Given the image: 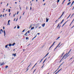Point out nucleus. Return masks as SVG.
<instances>
[{"label":"nucleus","instance_id":"1","mask_svg":"<svg viewBox=\"0 0 74 74\" xmlns=\"http://www.w3.org/2000/svg\"><path fill=\"white\" fill-rule=\"evenodd\" d=\"M70 53V52H69L68 53H66V54L63 57L62 59L61 60H62V59H63V58H64V57H65V56H67V55H69V53Z\"/></svg>","mask_w":74,"mask_h":74},{"label":"nucleus","instance_id":"2","mask_svg":"<svg viewBox=\"0 0 74 74\" xmlns=\"http://www.w3.org/2000/svg\"><path fill=\"white\" fill-rule=\"evenodd\" d=\"M64 63V62H63L62 64H61L59 66L58 68V69H59V68H60V66H62L63 64V63Z\"/></svg>","mask_w":74,"mask_h":74},{"label":"nucleus","instance_id":"3","mask_svg":"<svg viewBox=\"0 0 74 74\" xmlns=\"http://www.w3.org/2000/svg\"><path fill=\"white\" fill-rule=\"evenodd\" d=\"M10 20H9L8 21V25H10Z\"/></svg>","mask_w":74,"mask_h":74},{"label":"nucleus","instance_id":"4","mask_svg":"<svg viewBox=\"0 0 74 74\" xmlns=\"http://www.w3.org/2000/svg\"><path fill=\"white\" fill-rule=\"evenodd\" d=\"M68 21H69V20H68L67 21H66L65 23L62 26V27H63V26L65 25V23H66V22H68Z\"/></svg>","mask_w":74,"mask_h":74},{"label":"nucleus","instance_id":"5","mask_svg":"<svg viewBox=\"0 0 74 74\" xmlns=\"http://www.w3.org/2000/svg\"><path fill=\"white\" fill-rule=\"evenodd\" d=\"M3 29H1L0 31V33L1 34V32L3 33Z\"/></svg>","mask_w":74,"mask_h":74},{"label":"nucleus","instance_id":"6","mask_svg":"<svg viewBox=\"0 0 74 74\" xmlns=\"http://www.w3.org/2000/svg\"><path fill=\"white\" fill-rule=\"evenodd\" d=\"M3 33L4 34V36H5V30H3Z\"/></svg>","mask_w":74,"mask_h":74},{"label":"nucleus","instance_id":"7","mask_svg":"<svg viewBox=\"0 0 74 74\" xmlns=\"http://www.w3.org/2000/svg\"><path fill=\"white\" fill-rule=\"evenodd\" d=\"M45 23H44L43 24H42V27H44L45 26Z\"/></svg>","mask_w":74,"mask_h":74},{"label":"nucleus","instance_id":"8","mask_svg":"<svg viewBox=\"0 0 74 74\" xmlns=\"http://www.w3.org/2000/svg\"><path fill=\"white\" fill-rule=\"evenodd\" d=\"M8 45H9V47H11V46H12V44H8Z\"/></svg>","mask_w":74,"mask_h":74},{"label":"nucleus","instance_id":"9","mask_svg":"<svg viewBox=\"0 0 74 74\" xmlns=\"http://www.w3.org/2000/svg\"><path fill=\"white\" fill-rule=\"evenodd\" d=\"M48 20H49V18L48 19V18H47L46 22H48Z\"/></svg>","mask_w":74,"mask_h":74},{"label":"nucleus","instance_id":"10","mask_svg":"<svg viewBox=\"0 0 74 74\" xmlns=\"http://www.w3.org/2000/svg\"><path fill=\"white\" fill-rule=\"evenodd\" d=\"M3 64H4V63L3 62L1 64L0 66H3Z\"/></svg>","mask_w":74,"mask_h":74},{"label":"nucleus","instance_id":"11","mask_svg":"<svg viewBox=\"0 0 74 74\" xmlns=\"http://www.w3.org/2000/svg\"><path fill=\"white\" fill-rule=\"evenodd\" d=\"M34 29V27H32L31 29V30H33V29Z\"/></svg>","mask_w":74,"mask_h":74},{"label":"nucleus","instance_id":"12","mask_svg":"<svg viewBox=\"0 0 74 74\" xmlns=\"http://www.w3.org/2000/svg\"><path fill=\"white\" fill-rule=\"evenodd\" d=\"M27 32H26L25 34L24 35V36H27Z\"/></svg>","mask_w":74,"mask_h":74},{"label":"nucleus","instance_id":"13","mask_svg":"<svg viewBox=\"0 0 74 74\" xmlns=\"http://www.w3.org/2000/svg\"><path fill=\"white\" fill-rule=\"evenodd\" d=\"M71 3V2H70L69 3L67 4V5H69Z\"/></svg>","mask_w":74,"mask_h":74},{"label":"nucleus","instance_id":"14","mask_svg":"<svg viewBox=\"0 0 74 74\" xmlns=\"http://www.w3.org/2000/svg\"><path fill=\"white\" fill-rule=\"evenodd\" d=\"M13 56H16V54H13Z\"/></svg>","mask_w":74,"mask_h":74},{"label":"nucleus","instance_id":"15","mask_svg":"<svg viewBox=\"0 0 74 74\" xmlns=\"http://www.w3.org/2000/svg\"><path fill=\"white\" fill-rule=\"evenodd\" d=\"M8 45H6L5 46V48H7V47H8Z\"/></svg>","mask_w":74,"mask_h":74},{"label":"nucleus","instance_id":"16","mask_svg":"<svg viewBox=\"0 0 74 74\" xmlns=\"http://www.w3.org/2000/svg\"><path fill=\"white\" fill-rule=\"evenodd\" d=\"M58 68L57 69L54 73H56V71H58Z\"/></svg>","mask_w":74,"mask_h":74},{"label":"nucleus","instance_id":"17","mask_svg":"<svg viewBox=\"0 0 74 74\" xmlns=\"http://www.w3.org/2000/svg\"><path fill=\"white\" fill-rule=\"evenodd\" d=\"M60 43L61 42H60L59 43V44H58V45L57 46V47H58L60 45Z\"/></svg>","mask_w":74,"mask_h":74},{"label":"nucleus","instance_id":"18","mask_svg":"<svg viewBox=\"0 0 74 74\" xmlns=\"http://www.w3.org/2000/svg\"><path fill=\"white\" fill-rule=\"evenodd\" d=\"M15 44V43H14L13 44H12V46H14Z\"/></svg>","mask_w":74,"mask_h":74},{"label":"nucleus","instance_id":"19","mask_svg":"<svg viewBox=\"0 0 74 74\" xmlns=\"http://www.w3.org/2000/svg\"><path fill=\"white\" fill-rule=\"evenodd\" d=\"M60 37H59L58 38L56 39V40H58V39H59V38H60Z\"/></svg>","mask_w":74,"mask_h":74},{"label":"nucleus","instance_id":"20","mask_svg":"<svg viewBox=\"0 0 74 74\" xmlns=\"http://www.w3.org/2000/svg\"><path fill=\"white\" fill-rule=\"evenodd\" d=\"M8 67V66L6 65L5 67V68H6V69H7V68Z\"/></svg>","mask_w":74,"mask_h":74},{"label":"nucleus","instance_id":"21","mask_svg":"<svg viewBox=\"0 0 74 74\" xmlns=\"http://www.w3.org/2000/svg\"><path fill=\"white\" fill-rule=\"evenodd\" d=\"M28 39H29V38L26 37V40H28Z\"/></svg>","mask_w":74,"mask_h":74},{"label":"nucleus","instance_id":"22","mask_svg":"<svg viewBox=\"0 0 74 74\" xmlns=\"http://www.w3.org/2000/svg\"><path fill=\"white\" fill-rule=\"evenodd\" d=\"M19 27H19V25H18V27H17V29H19Z\"/></svg>","mask_w":74,"mask_h":74},{"label":"nucleus","instance_id":"23","mask_svg":"<svg viewBox=\"0 0 74 74\" xmlns=\"http://www.w3.org/2000/svg\"><path fill=\"white\" fill-rule=\"evenodd\" d=\"M70 15H71V14H70L69 16L67 18V19H68V18H69L70 17Z\"/></svg>","mask_w":74,"mask_h":74},{"label":"nucleus","instance_id":"24","mask_svg":"<svg viewBox=\"0 0 74 74\" xmlns=\"http://www.w3.org/2000/svg\"><path fill=\"white\" fill-rule=\"evenodd\" d=\"M62 44H63L62 43V44H61V45H60L59 47H59H60V46H61V45H62Z\"/></svg>","mask_w":74,"mask_h":74},{"label":"nucleus","instance_id":"25","mask_svg":"<svg viewBox=\"0 0 74 74\" xmlns=\"http://www.w3.org/2000/svg\"><path fill=\"white\" fill-rule=\"evenodd\" d=\"M49 54V53H48L45 56L46 57L48 56V55Z\"/></svg>","mask_w":74,"mask_h":74},{"label":"nucleus","instance_id":"26","mask_svg":"<svg viewBox=\"0 0 74 74\" xmlns=\"http://www.w3.org/2000/svg\"><path fill=\"white\" fill-rule=\"evenodd\" d=\"M59 1H60V0H57V2L59 3Z\"/></svg>","mask_w":74,"mask_h":74},{"label":"nucleus","instance_id":"27","mask_svg":"<svg viewBox=\"0 0 74 74\" xmlns=\"http://www.w3.org/2000/svg\"><path fill=\"white\" fill-rule=\"evenodd\" d=\"M43 60V59H42L40 61V62L39 63H41V61H42V60Z\"/></svg>","mask_w":74,"mask_h":74},{"label":"nucleus","instance_id":"28","mask_svg":"<svg viewBox=\"0 0 74 74\" xmlns=\"http://www.w3.org/2000/svg\"><path fill=\"white\" fill-rule=\"evenodd\" d=\"M25 29H24L23 31L22 32H25Z\"/></svg>","mask_w":74,"mask_h":74},{"label":"nucleus","instance_id":"29","mask_svg":"<svg viewBox=\"0 0 74 74\" xmlns=\"http://www.w3.org/2000/svg\"><path fill=\"white\" fill-rule=\"evenodd\" d=\"M60 25V24H58V25L57 26V27H59V25Z\"/></svg>","mask_w":74,"mask_h":74},{"label":"nucleus","instance_id":"30","mask_svg":"<svg viewBox=\"0 0 74 74\" xmlns=\"http://www.w3.org/2000/svg\"><path fill=\"white\" fill-rule=\"evenodd\" d=\"M37 64V63H36V64L34 65V67H35V66H36V64Z\"/></svg>","mask_w":74,"mask_h":74},{"label":"nucleus","instance_id":"31","mask_svg":"<svg viewBox=\"0 0 74 74\" xmlns=\"http://www.w3.org/2000/svg\"><path fill=\"white\" fill-rule=\"evenodd\" d=\"M10 11H11V10H10V9H9V12H10Z\"/></svg>","mask_w":74,"mask_h":74},{"label":"nucleus","instance_id":"32","mask_svg":"<svg viewBox=\"0 0 74 74\" xmlns=\"http://www.w3.org/2000/svg\"><path fill=\"white\" fill-rule=\"evenodd\" d=\"M27 70L26 71H27L28 70H29V68H27Z\"/></svg>","mask_w":74,"mask_h":74},{"label":"nucleus","instance_id":"33","mask_svg":"<svg viewBox=\"0 0 74 74\" xmlns=\"http://www.w3.org/2000/svg\"><path fill=\"white\" fill-rule=\"evenodd\" d=\"M73 58V57L72 58H71L70 60H71V59H72Z\"/></svg>","mask_w":74,"mask_h":74},{"label":"nucleus","instance_id":"34","mask_svg":"<svg viewBox=\"0 0 74 74\" xmlns=\"http://www.w3.org/2000/svg\"><path fill=\"white\" fill-rule=\"evenodd\" d=\"M47 58H46L44 61H45H45H46V60H47Z\"/></svg>","mask_w":74,"mask_h":74},{"label":"nucleus","instance_id":"35","mask_svg":"<svg viewBox=\"0 0 74 74\" xmlns=\"http://www.w3.org/2000/svg\"><path fill=\"white\" fill-rule=\"evenodd\" d=\"M31 27H32V25H31L30 27H29V29H30V28H31Z\"/></svg>","mask_w":74,"mask_h":74},{"label":"nucleus","instance_id":"36","mask_svg":"<svg viewBox=\"0 0 74 74\" xmlns=\"http://www.w3.org/2000/svg\"><path fill=\"white\" fill-rule=\"evenodd\" d=\"M74 21V18L73 20V21H72V22H71V23H73V22Z\"/></svg>","mask_w":74,"mask_h":74},{"label":"nucleus","instance_id":"37","mask_svg":"<svg viewBox=\"0 0 74 74\" xmlns=\"http://www.w3.org/2000/svg\"><path fill=\"white\" fill-rule=\"evenodd\" d=\"M18 13H19V12H18H18H17V15H18Z\"/></svg>","mask_w":74,"mask_h":74},{"label":"nucleus","instance_id":"38","mask_svg":"<svg viewBox=\"0 0 74 74\" xmlns=\"http://www.w3.org/2000/svg\"><path fill=\"white\" fill-rule=\"evenodd\" d=\"M36 69H35V70H34V72H33V73H34V72L35 71H36Z\"/></svg>","mask_w":74,"mask_h":74},{"label":"nucleus","instance_id":"39","mask_svg":"<svg viewBox=\"0 0 74 74\" xmlns=\"http://www.w3.org/2000/svg\"><path fill=\"white\" fill-rule=\"evenodd\" d=\"M28 33H30V31H28Z\"/></svg>","mask_w":74,"mask_h":74},{"label":"nucleus","instance_id":"40","mask_svg":"<svg viewBox=\"0 0 74 74\" xmlns=\"http://www.w3.org/2000/svg\"><path fill=\"white\" fill-rule=\"evenodd\" d=\"M74 15V13L71 16V17H72V16H73V15Z\"/></svg>","mask_w":74,"mask_h":74},{"label":"nucleus","instance_id":"41","mask_svg":"<svg viewBox=\"0 0 74 74\" xmlns=\"http://www.w3.org/2000/svg\"><path fill=\"white\" fill-rule=\"evenodd\" d=\"M30 10H32V7H30Z\"/></svg>","mask_w":74,"mask_h":74},{"label":"nucleus","instance_id":"42","mask_svg":"<svg viewBox=\"0 0 74 74\" xmlns=\"http://www.w3.org/2000/svg\"><path fill=\"white\" fill-rule=\"evenodd\" d=\"M62 69H60V70H59V71H60V70H62Z\"/></svg>","mask_w":74,"mask_h":74},{"label":"nucleus","instance_id":"43","mask_svg":"<svg viewBox=\"0 0 74 74\" xmlns=\"http://www.w3.org/2000/svg\"><path fill=\"white\" fill-rule=\"evenodd\" d=\"M30 65H29L27 67V68H28V67H30Z\"/></svg>","mask_w":74,"mask_h":74},{"label":"nucleus","instance_id":"44","mask_svg":"<svg viewBox=\"0 0 74 74\" xmlns=\"http://www.w3.org/2000/svg\"><path fill=\"white\" fill-rule=\"evenodd\" d=\"M68 57H69V56H68L66 58H65L64 59H66V58H67Z\"/></svg>","mask_w":74,"mask_h":74},{"label":"nucleus","instance_id":"45","mask_svg":"<svg viewBox=\"0 0 74 74\" xmlns=\"http://www.w3.org/2000/svg\"><path fill=\"white\" fill-rule=\"evenodd\" d=\"M63 21H64V19H63V20H62V22H63Z\"/></svg>","mask_w":74,"mask_h":74},{"label":"nucleus","instance_id":"46","mask_svg":"<svg viewBox=\"0 0 74 74\" xmlns=\"http://www.w3.org/2000/svg\"><path fill=\"white\" fill-rule=\"evenodd\" d=\"M53 44L51 46V47H52V46H53Z\"/></svg>","mask_w":74,"mask_h":74},{"label":"nucleus","instance_id":"47","mask_svg":"<svg viewBox=\"0 0 74 74\" xmlns=\"http://www.w3.org/2000/svg\"><path fill=\"white\" fill-rule=\"evenodd\" d=\"M71 50H72V49H71L70 51H69V52H70V51H71Z\"/></svg>","mask_w":74,"mask_h":74},{"label":"nucleus","instance_id":"48","mask_svg":"<svg viewBox=\"0 0 74 74\" xmlns=\"http://www.w3.org/2000/svg\"><path fill=\"white\" fill-rule=\"evenodd\" d=\"M36 37H37V35H36V36H35V37H34V38H36Z\"/></svg>","mask_w":74,"mask_h":74},{"label":"nucleus","instance_id":"49","mask_svg":"<svg viewBox=\"0 0 74 74\" xmlns=\"http://www.w3.org/2000/svg\"><path fill=\"white\" fill-rule=\"evenodd\" d=\"M59 71H58L57 72H56V73H59Z\"/></svg>","mask_w":74,"mask_h":74},{"label":"nucleus","instance_id":"50","mask_svg":"<svg viewBox=\"0 0 74 74\" xmlns=\"http://www.w3.org/2000/svg\"><path fill=\"white\" fill-rule=\"evenodd\" d=\"M35 38H34H34H32V40H33V39Z\"/></svg>","mask_w":74,"mask_h":74},{"label":"nucleus","instance_id":"51","mask_svg":"<svg viewBox=\"0 0 74 74\" xmlns=\"http://www.w3.org/2000/svg\"><path fill=\"white\" fill-rule=\"evenodd\" d=\"M45 57H46V56H45L42 59H44V58H45Z\"/></svg>","mask_w":74,"mask_h":74},{"label":"nucleus","instance_id":"52","mask_svg":"<svg viewBox=\"0 0 74 74\" xmlns=\"http://www.w3.org/2000/svg\"><path fill=\"white\" fill-rule=\"evenodd\" d=\"M5 28V27H3V29H4Z\"/></svg>","mask_w":74,"mask_h":74},{"label":"nucleus","instance_id":"53","mask_svg":"<svg viewBox=\"0 0 74 74\" xmlns=\"http://www.w3.org/2000/svg\"><path fill=\"white\" fill-rule=\"evenodd\" d=\"M51 47H51H51H50V48H49V49H50V48H51Z\"/></svg>","mask_w":74,"mask_h":74},{"label":"nucleus","instance_id":"54","mask_svg":"<svg viewBox=\"0 0 74 74\" xmlns=\"http://www.w3.org/2000/svg\"><path fill=\"white\" fill-rule=\"evenodd\" d=\"M71 23H71V24H70V25H69V26H70L71 25Z\"/></svg>","mask_w":74,"mask_h":74},{"label":"nucleus","instance_id":"55","mask_svg":"<svg viewBox=\"0 0 74 74\" xmlns=\"http://www.w3.org/2000/svg\"><path fill=\"white\" fill-rule=\"evenodd\" d=\"M24 14H25V12H24L23 14V15H24Z\"/></svg>","mask_w":74,"mask_h":74},{"label":"nucleus","instance_id":"56","mask_svg":"<svg viewBox=\"0 0 74 74\" xmlns=\"http://www.w3.org/2000/svg\"><path fill=\"white\" fill-rule=\"evenodd\" d=\"M58 21V20H56V21H55V22H56Z\"/></svg>","mask_w":74,"mask_h":74},{"label":"nucleus","instance_id":"57","mask_svg":"<svg viewBox=\"0 0 74 74\" xmlns=\"http://www.w3.org/2000/svg\"><path fill=\"white\" fill-rule=\"evenodd\" d=\"M19 8H20V10H21V7H20Z\"/></svg>","mask_w":74,"mask_h":74},{"label":"nucleus","instance_id":"58","mask_svg":"<svg viewBox=\"0 0 74 74\" xmlns=\"http://www.w3.org/2000/svg\"><path fill=\"white\" fill-rule=\"evenodd\" d=\"M62 16H63L62 15H61L60 17V18H61Z\"/></svg>","mask_w":74,"mask_h":74},{"label":"nucleus","instance_id":"59","mask_svg":"<svg viewBox=\"0 0 74 74\" xmlns=\"http://www.w3.org/2000/svg\"><path fill=\"white\" fill-rule=\"evenodd\" d=\"M17 20H18V18H17L16 20V21H17Z\"/></svg>","mask_w":74,"mask_h":74},{"label":"nucleus","instance_id":"60","mask_svg":"<svg viewBox=\"0 0 74 74\" xmlns=\"http://www.w3.org/2000/svg\"><path fill=\"white\" fill-rule=\"evenodd\" d=\"M44 62H45V61H44L43 62V64H44Z\"/></svg>","mask_w":74,"mask_h":74},{"label":"nucleus","instance_id":"61","mask_svg":"<svg viewBox=\"0 0 74 74\" xmlns=\"http://www.w3.org/2000/svg\"><path fill=\"white\" fill-rule=\"evenodd\" d=\"M40 34V33H38V35H39V34Z\"/></svg>","mask_w":74,"mask_h":74},{"label":"nucleus","instance_id":"62","mask_svg":"<svg viewBox=\"0 0 74 74\" xmlns=\"http://www.w3.org/2000/svg\"><path fill=\"white\" fill-rule=\"evenodd\" d=\"M15 4H17V2H15Z\"/></svg>","mask_w":74,"mask_h":74},{"label":"nucleus","instance_id":"63","mask_svg":"<svg viewBox=\"0 0 74 74\" xmlns=\"http://www.w3.org/2000/svg\"><path fill=\"white\" fill-rule=\"evenodd\" d=\"M26 8H27L26 10H27V6Z\"/></svg>","mask_w":74,"mask_h":74},{"label":"nucleus","instance_id":"64","mask_svg":"<svg viewBox=\"0 0 74 74\" xmlns=\"http://www.w3.org/2000/svg\"><path fill=\"white\" fill-rule=\"evenodd\" d=\"M72 3H74V1L72 2Z\"/></svg>","mask_w":74,"mask_h":74}]
</instances>
